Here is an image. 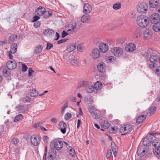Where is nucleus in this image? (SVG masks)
I'll use <instances>...</instances> for the list:
<instances>
[{"mask_svg":"<svg viewBox=\"0 0 160 160\" xmlns=\"http://www.w3.org/2000/svg\"><path fill=\"white\" fill-rule=\"evenodd\" d=\"M137 22L140 27L145 28L147 26L149 22L148 18L145 15L139 16L137 18Z\"/></svg>","mask_w":160,"mask_h":160,"instance_id":"obj_1","label":"nucleus"},{"mask_svg":"<svg viewBox=\"0 0 160 160\" xmlns=\"http://www.w3.org/2000/svg\"><path fill=\"white\" fill-rule=\"evenodd\" d=\"M63 57L65 59L72 65L75 66L79 65V62L76 58L69 56L66 54L64 55Z\"/></svg>","mask_w":160,"mask_h":160,"instance_id":"obj_2","label":"nucleus"},{"mask_svg":"<svg viewBox=\"0 0 160 160\" xmlns=\"http://www.w3.org/2000/svg\"><path fill=\"white\" fill-rule=\"evenodd\" d=\"M133 128L131 125L126 124L121 127L119 131L122 135L126 134L133 132Z\"/></svg>","mask_w":160,"mask_h":160,"instance_id":"obj_3","label":"nucleus"},{"mask_svg":"<svg viewBox=\"0 0 160 160\" xmlns=\"http://www.w3.org/2000/svg\"><path fill=\"white\" fill-rule=\"evenodd\" d=\"M111 52L114 56L117 57H119L122 54L123 51L122 48L118 47H115L111 48Z\"/></svg>","mask_w":160,"mask_h":160,"instance_id":"obj_4","label":"nucleus"},{"mask_svg":"<svg viewBox=\"0 0 160 160\" xmlns=\"http://www.w3.org/2000/svg\"><path fill=\"white\" fill-rule=\"evenodd\" d=\"M137 9L139 13H146L148 9V6L146 3H139L137 6Z\"/></svg>","mask_w":160,"mask_h":160,"instance_id":"obj_5","label":"nucleus"},{"mask_svg":"<svg viewBox=\"0 0 160 160\" xmlns=\"http://www.w3.org/2000/svg\"><path fill=\"white\" fill-rule=\"evenodd\" d=\"M148 147H146L144 146H139L137 150V154L138 155L142 157L148 152Z\"/></svg>","mask_w":160,"mask_h":160,"instance_id":"obj_6","label":"nucleus"},{"mask_svg":"<svg viewBox=\"0 0 160 160\" xmlns=\"http://www.w3.org/2000/svg\"><path fill=\"white\" fill-rule=\"evenodd\" d=\"M90 55L93 59H97L100 56V51L98 48H95L91 51Z\"/></svg>","mask_w":160,"mask_h":160,"instance_id":"obj_7","label":"nucleus"},{"mask_svg":"<svg viewBox=\"0 0 160 160\" xmlns=\"http://www.w3.org/2000/svg\"><path fill=\"white\" fill-rule=\"evenodd\" d=\"M99 48L101 52L105 53L108 50L109 46L107 43L102 42L100 44Z\"/></svg>","mask_w":160,"mask_h":160,"instance_id":"obj_8","label":"nucleus"},{"mask_svg":"<svg viewBox=\"0 0 160 160\" xmlns=\"http://www.w3.org/2000/svg\"><path fill=\"white\" fill-rule=\"evenodd\" d=\"M31 142L32 144L35 146H37L40 143V140L38 136L33 135L31 137Z\"/></svg>","mask_w":160,"mask_h":160,"instance_id":"obj_9","label":"nucleus"},{"mask_svg":"<svg viewBox=\"0 0 160 160\" xmlns=\"http://www.w3.org/2000/svg\"><path fill=\"white\" fill-rule=\"evenodd\" d=\"M17 66V63L14 60L8 61L6 63V66L9 70H13Z\"/></svg>","mask_w":160,"mask_h":160,"instance_id":"obj_10","label":"nucleus"},{"mask_svg":"<svg viewBox=\"0 0 160 160\" xmlns=\"http://www.w3.org/2000/svg\"><path fill=\"white\" fill-rule=\"evenodd\" d=\"M67 125L66 123L63 122L61 121L58 124V129L60 130L61 132L64 134L66 132Z\"/></svg>","mask_w":160,"mask_h":160,"instance_id":"obj_11","label":"nucleus"},{"mask_svg":"<svg viewBox=\"0 0 160 160\" xmlns=\"http://www.w3.org/2000/svg\"><path fill=\"white\" fill-rule=\"evenodd\" d=\"M136 48V45L132 43L127 44L125 47L126 50L129 52H132L134 51Z\"/></svg>","mask_w":160,"mask_h":160,"instance_id":"obj_12","label":"nucleus"},{"mask_svg":"<svg viewBox=\"0 0 160 160\" xmlns=\"http://www.w3.org/2000/svg\"><path fill=\"white\" fill-rule=\"evenodd\" d=\"M152 31L149 29H147L143 32V35L144 38L146 39H149L151 38L152 37Z\"/></svg>","mask_w":160,"mask_h":160,"instance_id":"obj_13","label":"nucleus"},{"mask_svg":"<svg viewBox=\"0 0 160 160\" xmlns=\"http://www.w3.org/2000/svg\"><path fill=\"white\" fill-rule=\"evenodd\" d=\"M150 19L152 22L156 23L160 21V16L157 13H153L150 16Z\"/></svg>","mask_w":160,"mask_h":160,"instance_id":"obj_14","label":"nucleus"},{"mask_svg":"<svg viewBox=\"0 0 160 160\" xmlns=\"http://www.w3.org/2000/svg\"><path fill=\"white\" fill-rule=\"evenodd\" d=\"M92 10V7L91 5L88 3H85L83 7V12L85 14L89 13Z\"/></svg>","mask_w":160,"mask_h":160,"instance_id":"obj_15","label":"nucleus"},{"mask_svg":"<svg viewBox=\"0 0 160 160\" xmlns=\"http://www.w3.org/2000/svg\"><path fill=\"white\" fill-rule=\"evenodd\" d=\"M45 10L44 8L42 6H39L36 11V14L38 16L43 15Z\"/></svg>","mask_w":160,"mask_h":160,"instance_id":"obj_16","label":"nucleus"},{"mask_svg":"<svg viewBox=\"0 0 160 160\" xmlns=\"http://www.w3.org/2000/svg\"><path fill=\"white\" fill-rule=\"evenodd\" d=\"M43 33L47 37H51L54 35V32L52 30L47 29L44 31Z\"/></svg>","mask_w":160,"mask_h":160,"instance_id":"obj_17","label":"nucleus"},{"mask_svg":"<svg viewBox=\"0 0 160 160\" xmlns=\"http://www.w3.org/2000/svg\"><path fill=\"white\" fill-rule=\"evenodd\" d=\"M98 70L101 72H103L105 71L106 68L105 64L103 62L99 63L97 66Z\"/></svg>","mask_w":160,"mask_h":160,"instance_id":"obj_18","label":"nucleus"},{"mask_svg":"<svg viewBox=\"0 0 160 160\" xmlns=\"http://www.w3.org/2000/svg\"><path fill=\"white\" fill-rule=\"evenodd\" d=\"M153 30L155 32H160V22L155 23L152 26Z\"/></svg>","mask_w":160,"mask_h":160,"instance_id":"obj_19","label":"nucleus"},{"mask_svg":"<svg viewBox=\"0 0 160 160\" xmlns=\"http://www.w3.org/2000/svg\"><path fill=\"white\" fill-rule=\"evenodd\" d=\"M42 46L41 45H38L35 47L34 53L36 54L40 53L42 52Z\"/></svg>","mask_w":160,"mask_h":160,"instance_id":"obj_20","label":"nucleus"},{"mask_svg":"<svg viewBox=\"0 0 160 160\" xmlns=\"http://www.w3.org/2000/svg\"><path fill=\"white\" fill-rule=\"evenodd\" d=\"M90 19V16L88 14H85L81 18V21L83 23H85L89 20Z\"/></svg>","mask_w":160,"mask_h":160,"instance_id":"obj_21","label":"nucleus"},{"mask_svg":"<svg viewBox=\"0 0 160 160\" xmlns=\"http://www.w3.org/2000/svg\"><path fill=\"white\" fill-rule=\"evenodd\" d=\"M158 2L159 0H150L149 4L151 8H154L157 6Z\"/></svg>","mask_w":160,"mask_h":160,"instance_id":"obj_22","label":"nucleus"},{"mask_svg":"<svg viewBox=\"0 0 160 160\" xmlns=\"http://www.w3.org/2000/svg\"><path fill=\"white\" fill-rule=\"evenodd\" d=\"M100 125L104 129H107L108 128L110 124L109 122L105 120L102 121L100 123Z\"/></svg>","mask_w":160,"mask_h":160,"instance_id":"obj_23","label":"nucleus"},{"mask_svg":"<svg viewBox=\"0 0 160 160\" xmlns=\"http://www.w3.org/2000/svg\"><path fill=\"white\" fill-rule=\"evenodd\" d=\"M151 142L148 138H145L142 139V146H144L146 147H148V145L150 144Z\"/></svg>","mask_w":160,"mask_h":160,"instance_id":"obj_24","label":"nucleus"},{"mask_svg":"<svg viewBox=\"0 0 160 160\" xmlns=\"http://www.w3.org/2000/svg\"><path fill=\"white\" fill-rule=\"evenodd\" d=\"M63 145V143L62 142H57L54 144V147L57 149L59 150L62 148Z\"/></svg>","mask_w":160,"mask_h":160,"instance_id":"obj_25","label":"nucleus"},{"mask_svg":"<svg viewBox=\"0 0 160 160\" xmlns=\"http://www.w3.org/2000/svg\"><path fill=\"white\" fill-rule=\"evenodd\" d=\"M102 88V84L100 81H97L94 85V88L97 90H100Z\"/></svg>","mask_w":160,"mask_h":160,"instance_id":"obj_26","label":"nucleus"},{"mask_svg":"<svg viewBox=\"0 0 160 160\" xmlns=\"http://www.w3.org/2000/svg\"><path fill=\"white\" fill-rule=\"evenodd\" d=\"M152 145L155 147L160 146V138H157L154 139L152 142Z\"/></svg>","mask_w":160,"mask_h":160,"instance_id":"obj_27","label":"nucleus"},{"mask_svg":"<svg viewBox=\"0 0 160 160\" xmlns=\"http://www.w3.org/2000/svg\"><path fill=\"white\" fill-rule=\"evenodd\" d=\"M146 118V116L145 115H141L138 117L136 120V122L140 124L143 122Z\"/></svg>","mask_w":160,"mask_h":160,"instance_id":"obj_28","label":"nucleus"},{"mask_svg":"<svg viewBox=\"0 0 160 160\" xmlns=\"http://www.w3.org/2000/svg\"><path fill=\"white\" fill-rule=\"evenodd\" d=\"M77 45L75 43L68 45L67 48V50L69 52H72L76 48Z\"/></svg>","mask_w":160,"mask_h":160,"instance_id":"obj_29","label":"nucleus"},{"mask_svg":"<svg viewBox=\"0 0 160 160\" xmlns=\"http://www.w3.org/2000/svg\"><path fill=\"white\" fill-rule=\"evenodd\" d=\"M17 45L16 43H13L11 46L10 50L9 51L12 52V53H14L17 51Z\"/></svg>","mask_w":160,"mask_h":160,"instance_id":"obj_30","label":"nucleus"},{"mask_svg":"<svg viewBox=\"0 0 160 160\" xmlns=\"http://www.w3.org/2000/svg\"><path fill=\"white\" fill-rule=\"evenodd\" d=\"M38 94V92L35 89H32L30 92V95L31 97H36Z\"/></svg>","mask_w":160,"mask_h":160,"instance_id":"obj_31","label":"nucleus"},{"mask_svg":"<svg viewBox=\"0 0 160 160\" xmlns=\"http://www.w3.org/2000/svg\"><path fill=\"white\" fill-rule=\"evenodd\" d=\"M158 58V56L157 55H152L150 58V61L152 63H155Z\"/></svg>","mask_w":160,"mask_h":160,"instance_id":"obj_32","label":"nucleus"},{"mask_svg":"<svg viewBox=\"0 0 160 160\" xmlns=\"http://www.w3.org/2000/svg\"><path fill=\"white\" fill-rule=\"evenodd\" d=\"M156 109L157 108L155 107H151L148 111L147 113V114L149 116L152 115L154 113L156 110Z\"/></svg>","mask_w":160,"mask_h":160,"instance_id":"obj_33","label":"nucleus"},{"mask_svg":"<svg viewBox=\"0 0 160 160\" xmlns=\"http://www.w3.org/2000/svg\"><path fill=\"white\" fill-rule=\"evenodd\" d=\"M116 58L113 56L108 57L106 59V62L108 63H111L116 60Z\"/></svg>","mask_w":160,"mask_h":160,"instance_id":"obj_34","label":"nucleus"},{"mask_svg":"<svg viewBox=\"0 0 160 160\" xmlns=\"http://www.w3.org/2000/svg\"><path fill=\"white\" fill-rule=\"evenodd\" d=\"M68 150L71 156L72 157L74 156L75 154L74 149L71 146H69L68 148Z\"/></svg>","mask_w":160,"mask_h":160,"instance_id":"obj_35","label":"nucleus"},{"mask_svg":"<svg viewBox=\"0 0 160 160\" xmlns=\"http://www.w3.org/2000/svg\"><path fill=\"white\" fill-rule=\"evenodd\" d=\"M121 4L120 2L116 3L113 4L112 8L114 10H118L121 7Z\"/></svg>","mask_w":160,"mask_h":160,"instance_id":"obj_36","label":"nucleus"},{"mask_svg":"<svg viewBox=\"0 0 160 160\" xmlns=\"http://www.w3.org/2000/svg\"><path fill=\"white\" fill-rule=\"evenodd\" d=\"M23 118V116L22 114H20L16 116L14 120L15 122H18L22 120Z\"/></svg>","mask_w":160,"mask_h":160,"instance_id":"obj_37","label":"nucleus"},{"mask_svg":"<svg viewBox=\"0 0 160 160\" xmlns=\"http://www.w3.org/2000/svg\"><path fill=\"white\" fill-rule=\"evenodd\" d=\"M88 84V82L84 81H81L78 83V88H80L82 87H84L86 85H87Z\"/></svg>","mask_w":160,"mask_h":160,"instance_id":"obj_38","label":"nucleus"},{"mask_svg":"<svg viewBox=\"0 0 160 160\" xmlns=\"http://www.w3.org/2000/svg\"><path fill=\"white\" fill-rule=\"evenodd\" d=\"M94 88L92 85H88L86 88V91L88 93H91L94 91Z\"/></svg>","mask_w":160,"mask_h":160,"instance_id":"obj_39","label":"nucleus"},{"mask_svg":"<svg viewBox=\"0 0 160 160\" xmlns=\"http://www.w3.org/2000/svg\"><path fill=\"white\" fill-rule=\"evenodd\" d=\"M52 14V12L51 11H45L44 14H43V17L45 18H47Z\"/></svg>","mask_w":160,"mask_h":160,"instance_id":"obj_40","label":"nucleus"},{"mask_svg":"<svg viewBox=\"0 0 160 160\" xmlns=\"http://www.w3.org/2000/svg\"><path fill=\"white\" fill-rule=\"evenodd\" d=\"M153 152L155 155L160 154V146L155 147L153 150Z\"/></svg>","mask_w":160,"mask_h":160,"instance_id":"obj_41","label":"nucleus"},{"mask_svg":"<svg viewBox=\"0 0 160 160\" xmlns=\"http://www.w3.org/2000/svg\"><path fill=\"white\" fill-rule=\"evenodd\" d=\"M88 110L91 113V115L93 114V112L98 111V110L96 109L94 106H92L89 107Z\"/></svg>","mask_w":160,"mask_h":160,"instance_id":"obj_42","label":"nucleus"},{"mask_svg":"<svg viewBox=\"0 0 160 160\" xmlns=\"http://www.w3.org/2000/svg\"><path fill=\"white\" fill-rule=\"evenodd\" d=\"M117 42L119 44H122L124 43L125 39L123 37H118L117 39Z\"/></svg>","mask_w":160,"mask_h":160,"instance_id":"obj_43","label":"nucleus"},{"mask_svg":"<svg viewBox=\"0 0 160 160\" xmlns=\"http://www.w3.org/2000/svg\"><path fill=\"white\" fill-rule=\"evenodd\" d=\"M3 75L6 77H8L11 74L10 72L6 68L3 70Z\"/></svg>","mask_w":160,"mask_h":160,"instance_id":"obj_44","label":"nucleus"},{"mask_svg":"<svg viewBox=\"0 0 160 160\" xmlns=\"http://www.w3.org/2000/svg\"><path fill=\"white\" fill-rule=\"evenodd\" d=\"M56 152H54V151H52L50 152V154L49 156L48 157L52 158V160H53L56 157Z\"/></svg>","mask_w":160,"mask_h":160,"instance_id":"obj_45","label":"nucleus"},{"mask_svg":"<svg viewBox=\"0 0 160 160\" xmlns=\"http://www.w3.org/2000/svg\"><path fill=\"white\" fill-rule=\"evenodd\" d=\"M68 102H66L63 106L62 107V114H63L65 109L68 107Z\"/></svg>","mask_w":160,"mask_h":160,"instance_id":"obj_46","label":"nucleus"},{"mask_svg":"<svg viewBox=\"0 0 160 160\" xmlns=\"http://www.w3.org/2000/svg\"><path fill=\"white\" fill-rule=\"evenodd\" d=\"M98 111H96V112H93V114H92L91 115V116L92 117V118L94 119H96L98 117Z\"/></svg>","mask_w":160,"mask_h":160,"instance_id":"obj_47","label":"nucleus"},{"mask_svg":"<svg viewBox=\"0 0 160 160\" xmlns=\"http://www.w3.org/2000/svg\"><path fill=\"white\" fill-rule=\"evenodd\" d=\"M31 100V99L29 96H26L23 99V101L25 102H29Z\"/></svg>","mask_w":160,"mask_h":160,"instance_id":"obj_48","label":"nucleus"},{"mask_svg":"<svg viewBox=\"0 0 160 160\" xmlns=\"http://www.w3.org/2000/svg\"><path fill=\"white\" fill-rule=\"evenodd\" d=\"M72 117V114L70 113H67L65 115V119L66 120H68L69 119Z\"/></svg>","mask_w":160,"mask_h":160,"instance_id":"obj_49","label":"nucleus"},{"mask_svg":"<svg viewBox=\"0 0 160 160\" xmlns=\"http://www.w3.org/2000/svg\"><path fill=\"white\" fill-rule=\"evenodd\" d=\"M111 148L112 151H117V148L115 143L114 142H111Z\"/></svg>","mask_w":160,"mask_h":160,"instance_id":"obj_50","label":"nucleus"},{"mask_svg":"<svg viewBox=\"0 0 160 160\" xmlns=\"http://www.w3.org/2000/svg\"><path fill=\"white\" fill-rule=\"evenodd\" d=\"M28 76L29 77H31L32 76V74L34 73V71L32 69L30 68L28 69Z\"/></svg>","mask_w":160,"mask_h":160,"instance_id":"obj_51","label":"nucleus"},{"mask_svg":"<svg viewBox=\"0 0 160 160\" xmlns=\"http://www.w3.org/2000/svg\"><path fill=\"white\" fill-rule=\"evenodd\" d=\"M19 141L17 138H14L12 139L11 141L12 143L14 145H16L18 143Z\"/></svg>","mask_w":160,"mask_h":160,"instance_id":"obj_52","label":"nucleus"},{"mask_svg":"<svg viewBox=\"0 0 160 160\" xmlns=\"http://www.w3.org/2000/svg\"><path fill=\"white\" fill-rule=\"evenodd\" d=\"M28 67L27 66L24 64H22V71L23 72H25L27 71Z\"/></svg>","mask_w":160,"mask_h":160,"instance_id":"obj_53","label":"nucleus"},{"mask_svg":"<svg viewBox=\"0 0 160 160\" xmlns=\"http://www.w3.org/2000/svg\"><path fill=\"white\" fill-rule=\"evenodd\" d=\"M155 73L158 76H160V66H158L155 70Z\"/></svg>","mask_w":160,"mask_h":160,"instance_id":"obj_54","label":"nucleus"},{"mask_svg":"<svg viewBox=\"0 0 160 160\" xmlns=\"http://www.w3.org/2000/svg\"><path fill=\"white\" fill-rule=\"evenodd\" d=\"M77 49L80 52L82 51L84 49L83 46L80 44L78 45L77 46Z\"/></svg>","mask_w":160,"mask_h":160,"instance_id":"obj_55","label":"nucleus"},{"mask_svg":"<svg viewBox=\"0 0 160 160\" xmlns=\"http://www.w3.org/2000/svg\"><path fill=\"white\" fill-rule=\"evenodd\" d=\"M112 154V152L111 149L109 150L107 152L106 157L107 159L109 158Z\"/></svg>","mask_w":160,"mask_h":160,"instance_id":"obj_56","label":"nucleus"},{"mask_svg":"<svg viewBox=\"0 0 160 160\" xmlns=\"http://www.w3.org/2000/svg\"><path fill=\"white\" fill-rule=\"evenodd\" d=\"M40 18L39 16H35L33 18L32 22H35Z\"/></svg>","mask_w":160,"mask_h":160,"instance_id":"obj_57","label":"nucleus"},{"mask_svg":"<svg viewBox=\"0 0 160 160\" xmlns=\"http://www.w3.org/2000/svg\"><path fill=\"white\" fill-rule=\"evenodd\" d=\"M40 24L41 23L40 22H36L34 23V26L35 28H37L40 26Z\"/></svg>","mask_w":160,"mask_h":160,"instance_id":"obj_58","label":"nucleus"},{"mask_svg":"<svg viewBox=\"0 0 160 160\" xmlns=\"http://www.w3.org/2000/svg\"><path fill=\"white\" fill-rule=\"evenodd\" d=\"M140 36L139 34V32L138 33H135L133 34V37L134 38H138Z\"/></svg>","mask_w":160,"mask_h":160,"instance_id":"obj_59","label":"nucleus"},{"mask_svg":"<svg viewBox=\"0 0 160 160\" xmlns=\"http://www.w3.org/2000/svg\"><path fill=\"white\" fill-rule=\"evenodd\" d=\"M53 46V45L52 43H48L47 44V47L46 49L47 50H49L51 49Z\"/></svg>","mask_w":160,"mask_h":160,"instance_id":"obj_60","label":"nucleus"},{"mask_svg":"<svg viewBox=\"0 0 160 160\" xmlns=\"http://www.w3.org/2000/svg\"><path fill=\"white\" fill-rule=\"evenodd\" d=\"M93 42L95 44H97L100 42V39L98 38H95L94 39Z\"/></svg>","mask_w":160,"mask_h":160,"instance_id":"obj_61","label":"nucleus"},{"mask_svg":"<svg viewBox=\"0 0 160 160\" xmlns=\"http://www.w3.org/2000/svg\"><path fill=\"white\" fill-rule=\"evenodd\" d=\"M7 54L8 55V56H9V58L10 59H12L13 58V56L12 55V52H11L10 51H8L7 52Z\"/></svg>","mask_w":160,"mask_h":160,"instance_id":"obj_62","label":"nucleus"},{"mask_svg":"<svg viewBox=\"0 0 160 160\" xmlns=\"http://www.w3.org/2000/svg\"><path fill=\"white\" fill-rule=\"evenodd\" d=\"M156 7V11L160 12V2H158L157 5V6Z\"/></svg>","mask_w":160,"mask_h":160,"instance_id":"obj_63","label":"nucleus"},{"mask_svg":"<svg viewBox=\"0 0 160 160\" xmlns=\"http://www.w3.org/2000/svg\"><path fill=\"white\" fill-rule=\"evenodd\" d=\"M50 121L52 122L56 123L58 122V120L57 118H52L51 120Z\"/></svg>","mask_w":160,"mask_h":160,"instance_id":"obj_64","label":"nucleus"}]
</instances>
